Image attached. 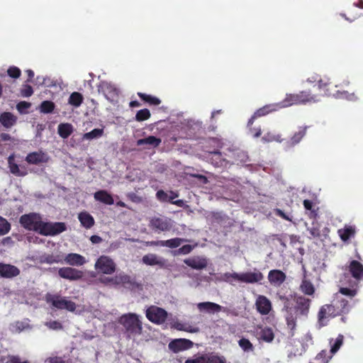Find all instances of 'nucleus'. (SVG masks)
<instances>
[{
	"instance_id": "37",
	"label": "nucleus",
	"mask_w": 363,
	"mask_h": 363,
	"mask_svg": "<svg viewBox=\"0 0 363 363\" xmlns=\"http://www.w3.org/2000/svg\"><path fill=\"white\" fill-rule=\"evenodd\" d=\"M299 289L303 294L307 296H313L315 291L313 284L306 279L302 280Z\"/></svg>"
},
{
	"instance_id": "38",
	"label": "nucleus",
	"mask_w": 363,
	"mask_h": 363,
	"mask_svg": "<svg viewBox=\"0 0 363 363\" xmlns=\"http://www.w3.org/2000/svg\"><path fill=\"white\" fill-rule=\"evenodd\" d=\"M233 163L239 164H245L249 161V157L246 152L243 150L235 151L233 153Z\"/></svg>"
},
{
	"instance_id": "28",
	"label": "nucleus",
	"mask_w": 363,
	"mask_h": 363,
	"mask_svg": "<svg viewBox=\"0 0 363 363\" xmlns=\"http://www.w3.org/2000/svg\"><path fill=\"white\" fill-rule=\"evenodd\" d=\"M184 263L194 269H203L207 266V261L205 258L192 257L186 259Z\"/></svg>"
},
{
	"instance_id": "45",
	"label": "nucleus",
	"mask_w": 363,
	"mask_h": 363,
	"mask_svg": "<svg viewBox=\"0 0 363 363\" xmlns=\"http://www.w3.org/2000/svg\"><path fill=\"white\" fill-rule=\"evenodd\" d=\"M68 102L75 107H79L83 102V96L79 92L74 91L69 96Z\"/></svg>"
},
{
	"instance_id": "36",
	"label": "nucleus",
	"mask_w": 363,
	"mask_h": 363,
	"mask_svg": "<svg viewBox=\"0 0 363 363\" xmlns=\"http://www.w3.org/2000/svg\"><path fill=\"white\" fill-rule=\"evenodd\" d=\"M350 287H340L339 289V292L345 296H347L350 298L354 297L357 294V287L358 284L357 282L351 281L350 283Z\"/></svg>"
},
{
	"instance_id": "47",
	"label": "nucleus",
	"mask_w": 363,
	"mask_h": 363,
	"mask_svg": "<svg viewBox=\"0 0 363 363\" xmlns=\"http://www.w3.org/2000/svg\"><path fill=\"white\" fill-rule=\"evenodd\" d=\"M104 134V129L103 128H94L90 132L86 133L83 135L82 139L83 140H93L95 138H101Z\"/></svg>"
},
{
	"instance_id": "50",
	"label": "nucleus",
	"mask_w": 363,
	"mask_h": 363,
	"mask_svg": "<svg viewBox=\"0 0 363 363\" xmlns=\"http://www.w3.org/2000/svg\"><path fill=\"white\" fill-rule=\"evenodd\" d=\"M211 160L212 164L215 166L219 167L223 165L225 160L223 158L222 153L219 151H214L211 152Z\"/></svg>"
},
{
	"instance_id": "63",
	"label": "nucleus",
	"mask_w": 363,
	"mask_h": 363,
	"mask_svg": "<svg viewBox=\"0 0 363 363\" xmlns=\"http://www.w3.org/2000/svg\"><path fill=\"white\" fill-rule=\"evenodd\" d=\"M193 250V247L190 245H183L182 247H181L179 250H178V253L179 254H182V255H187V254H189Z\"/></svg>"
},
{
	"instance_id": "13",
	"label": "nucleus",
	"mask_w": 363,
	"mask_h": 363,
	"mask_svg": "<svg viewBox=\"0 0 363 363\" xmlns=\"http://www.w3.org/2000/svg\"><path fill=\"white\" fill-rule=\"evenodd\" d=\"M98 89L99 91L103 93L110 101H113L118 96V89L109 82L105 81L100 82Z\"/></svg>"
},
{
	"instance_id": "60",
	"label": "nucleus",
	"mask_w": 363,
	"mask_h": 363,
	"mask_svg": "<svg viewBox=\"0 0 363 363\" xmlns=\"http://www.w3.org/2000/svg\"><path fill=\"white\" fill-rule=\"evenodd\" d=\"M13 327L14 328V331L16 333H21L24 329H26L28 327V325L22 321H16L13 325Z\"/></svg>"
},
{
	"instance_id": "46",
	"label": "nucleus",
	"mask_w": 363,
	"mask_h": 363,
	"mask_svg": "<svg viewBox=\"0 0 363 363\" xmlns=\"http://www.w3.org/2000/svg\"><path fill=\"white\" fill-rule=\"evenodd\" d=\"M262 140L264 143H281L283 139L281 138V135L279 133L268 132L262 138Z\"/></svg>"
},
{
	"instance_id": "57",
	"label": "nucleus",
	"mask_w": 363,
	"mask_h": 363,
	"mask_svg": "<svg viewBox=\"0 0 363 363\" xmlns=\"http://www.w3.org/2000/svg\"><path fill=\"white\" fill-rule=\"evenodd\" d=\"M33 94V88L30 85L25 84L21 90V94L23 97H29Z\"/></svg>"
},
{
	"instance_id": "26",
	"label": "nucleus",
	"mask_w": 363,
	"mask_h": 363,
	"mask_svg": "<svg viewBox=\"0 0 363 363\" xmlns=\"http://www.w3.org/2000/svg\"><path fill=\"white\" fill-rule=\"evenodd\" d=\"M197 308L200 311H206L208 313H219L223 309L219 304L210 301L199 303Z\"/></svg>"
},
{
	"instance_id": "54",
	"label": "nucleus",
	"mask_w": 363,
	"mask_h": 363,
	"mask_svg": "<svg viewBox=\"0 0 363 363\" xmlns=\"http://www.w3.org/2000/svg\"><path fill=\"white\" fill-rule=\"evenodd\" d=\"M11 230V224L8 220L0 216V235L7 234Z\"/></svg>"
},
{
	"instance_id": "61",
	"label": "nucleus",
	"mask_w": 363,
	"mask_h": 363,
	"mask_svg": "<svg viewBox=\"0 0 363 363\" xmlns=\"http://www.w3.org/2000/svg\"><path fill=\"white\" fill-rule=\"evenodd\" d=\"M30 104L29 102H26V101H21L19 102L17 106H16V108H17V110L20 112V113H25L26 111L30 108Z\"/></svg>"
},
{
	"instance_id": "55",
	"label": "nucleus",
	"mask_w": 363,
	"mask_h": 363,
	"mask_svg": "<svg viewBox=\"0 0 363 363\" xmlns=\"http://www.w3.org/2000/svg\"><path fill=\"white\" fill-rule=\"evenodd\" d=\"M5 363H30L28 360L22 361L18 355H8L6 357Z\"/></svg>"
},
{
	"instance_id": "10",
	"label": "nucleus",
	"mask_w": 363,
	"mask_h": 363,
	"mask_svg": "<svg viewBox=\"0 0 363 363\" xmlns=\"http://www.w3.org/2000/svg\"><path fill=\"white\" fill-rule=\"evenodd\" d=\"M185 363H227L223 356H219L213 353H206L195 357L193 359H188Z\"/></svg>"
},
{
	"instance_id": "7",
	"label": "nucleus",
	"mask_w": 363,
	"mask_h": 363,
	"mask_svg": "<svg viewBox=\"0 0 363 363\" xmlns=\"http://www.w3.org/2000/svg\"><path fill=\"white\" fill-rule=\"evenodd\" d=\"M173 220L165 216H154L149 220V228L157 233L168 232L173 228Z\"/></svg>"
},
{
	"instance_id": "17",
	"label": "nucleus",
	"mask_w": 363,
	"mask_h": 363,
	"mask_svg": "<svg viewBox=\"0 0 363 363\" xmlns=\"http://www.w3.org/2000/svg\"><path fill=\"white\" fill-rule=\"evenodd\" d=\"M8 164L10 172L16 177H25L28 174V170L25 166H19L15 162V155H11L8 157Z\"/></svg>"
},
{
	"instance_id": "48",
	"label": "nucleus",
	"mask_w": 363,
	"mask_h": 363,
	"mask_svg": "<svg viewBox=\"0 0 363 363\" xmlns=\"http://www.w3.org/2000/svg\"><path fill=\"white\" fill-rule=\"evenodd\" d=\"M175 328L179 330H183L191 333H198L199 328L195 326H192L187 323H177L175 324Z\"/></svg>"
},
{
	"instance_id": "22",
	"label": "nucleus",
	"mask_w": 363,
	"mask_h": 363,
	"mask_svg": "<svg viewBox=\"0 0 363 363\" xmlns=\"http://www.w3.org/2000/svg\"><path fill=\"white\" fill-rule=\"evenodd\" d=\"M285 273L279 269H272L268 274L269 283L274 286H280L286 280Z\"/></svg>"
},
{
	"instance_id": "58",
	"label": "nucleus",
	"mask_w": 363,
	"mask_h": 363,
	"mask_svg": "<svg viewBox=\"0 0 363 363\" xmlns=\"http://www.w3.org/2000/svg\"><path fill=\"white\" fill-rule=\"evenodd\" d=\"M46 363H67L65 359V357L52 356L45 359Z\"/></svg>"
},
{
	"instance_id": "19",
	"label": "nucleus",
	"mask_w": 363,
	"mask_h": 363,
	"mask_svg": "<svg viewBox=\"0 0 363 363\" xmlns=\"http://www.w3.org/2000/svg\"><path fill=\"white\" fill-rule=\"evenodd\" d=\"M255 306L257 311L262 315H267L272 310V303L265 296L259 295Z\"/></svg>"
},
{
	"instance_id": "16",
	"label": "nucleus",
	"mask_w": 363,
	"mask_h": 363,
	"mask_svg": "<svg viewBox=\"0 0 363 363\" xmlns=\"http://www.w3.org/2000/svg\"><path fill=\"white\" fill-rule=\"evenodd\" d=\"M348 271L357 284L363 279V264L357 260H352L348 266Z\"/></svg>"
},
{
	"instance_id": "32",
	"label": "nucleus",
	"mask_w": 363,
	"mask_h": 363,
	"mask_svg": "<svg viewBox=\"0 0 363 363\" xmlns=\"http://www.w3.org/2000/svg\"><path fill=\"white\" fill-rule=\"evenodd\" d=\"M161 142L162 140L160 138L154 135H150L147 138L138 140L136 144L138 146L145 145L152 147H157L160 145Z\"/></svg>"
},
{
	"instance_id": "56",
	"label": "nucleus",
	"mask_w": 363,
	"mask_h": 363,
	"mask_svg": "<svg viewBox=\"0 0 363 363\" xmlns=\"http://www.w3.org/2000/svg\"><path fill=\"white\" fill-rule=\"evenodd\" d=\"M8 75L13 79H17L21 76V69L15 66L10 67L7 70Z\"/></svg>"
},
{
	"instance_id": "59",
	"label": "nucleus",
	"mask_w": 363,
	"mask_h": 363,
	"mask_svg": "<svg viewBox=\"0 0 363 363\" xmlns=\"http://www.w3.org/2000/svg\"><path fill=\"white\" fill-rule=\"evenodd\" d=\"M156 197L161 202H169V194L162 189L157 191Z\"/></svg>"
},
{
	"instance_id": "8",
	"label": "nucleus",
	"mask_w": 363,
	"mask_h": 363,
	"mask_svg": "<svg viewBox=\"0 0 363 363\" xmlns=\"http://www.w3.org/2000/svg\"><path fill=\"white\" fill-rule=\"evenodd\" d=\"M42 218L40 214L36 213H30L22 215L20 217L19 223L22 227L28 230H34L37 232Z\"/></svg>"
},
{
	"instance_id": "51",
	"label": "nucleus",
	"mask_w": 363,
	"mask_h": 363,
	"mask_svg": "<svg viewBox=\"0 0 363 363\" xmlns=\"http://www.w3.org/2000/svg\"><path fill=\"white\" fill-rule=\"evenodd\" d=\"M238 345L244 352H252L254 346L252 342L247 338L242 337L238 340Z\"/></svg>"
},
{
	"instance_id": "34",
	"label": "nucleus",
	"mask_w": 363,
	"mask_h": 363,
	"mask_svg": "<svg viewBox=\"0 0 363 363\" xmlns=\"http://www.w3.org/2000/svg\"><path fill=\"white\" fill-rule=\"evenodd\" d=\"M142 261L144 264L150 266L160 265L162 266L164 262L162 259L155 254H147L143 257Z\"/></svg>"
},
{
	"instance_id": "52",
	"label": "nucleus",
	"mask_w": 363,
	"mask_h": 363,
	"mask_svg": "<svg viewBox=\"0 0 363 363\" xmlns=\"http://www.w3.org/2000/svg\"><path fill=\"white\" fill-rule=\"evenodd\" d=\"M151 116L150 111L147 108L139 110L135 114V120L138 122L149 119Z\"/></svg>"
},
{
	"instance_id": "2",
	"label": "nucleus",
	"mask_w": 363,
	"mask_h": 363,
	"mask_svg": "<svg viewBox=\"0 0 363 363\" xmlns=\"http://www.w3.org/2000/svg\"><path fill=\"white\" fill-rule=\"evenodd\" d=\"M293 296L295 306H291L292 311L291 312L294 319V326L293 328L287 327L290 330V333L291 336L294 335V330L296 327V320L298 317H307L309 313V310L311 304V299L306 298L302 295H298L296 294H294Z\"/></svg>"
},
{
	"instance_id": "41",
	"label": "nucleus",
	"mask_w": 363,
	"mask_h": 363,
	"mask_svg": "<svg viewBox=\"0 0 363 363\" xmlns=\"http://www.w3.org/2000/svg\"><path fill=\"white\" fill-rule=\"evenodd\" d=\"M185 242H186V240L184 238H174L167 240H162V247L176 248Z\"/></svg>"
},
{
	"instance_id": "23",
	"label": "nucleus",
	"mask_w": 363,
	"mask_h": 363,
	"mask_svg": "<svg viewBox=\"0 0 363 363\" xmlns=\"http://www.w3.org/2000/svg\"><path fill=\"white\" fill-rule=\"evenodd\" d=\"M20 274V269L14 265L0 263V277L11 279Z\"/></svg>"
},
{
	"instance_id": "42",
	"label": "nucleus",
	"mask_w": 363,
	"mask_h": 363,
	"mask_svg": "<svg viewBox=\"0 0 363 363\" xmlns=\"http://www.w3.org/2000/svg\"><path fill=\"white\" fill-rule=\"evenodd\" d=\"M343 340H344V336L341 334L338 335V336L337 337L336 339L330 340V352L331 354H333L339 350V349L343 344Z\"/></svg>"
},
{
	"instance_id": "11",
	"label": "nucleus",
	"mask_w": 363,
	"mask_h": 363,
	"mask_svg": "<svg viewBox=\"0 0 363 363\" xmlns=\"http://www.w3.org/2000/svg\"><path fill=\"white\" fill-rule=\"evenodd\" d=\"M97 270L106 274H111L116 271V264L106 256H101L95 264Z\"/></svg>"
},
{
	"instance_id": "18",
	"label": "nucleus",
	"mask_w": 363,
	"mask_h": 363,
	"mask_svg": "<svg viewBox=\"0 0 363 363\" xmlns=\"http://www.w3.org/2000/svg\"><path fill=\"white\" fill-rule=\"evenodd\" d=\"M25 160L30 164H39L41 163H47L49 157L43 151L32 152L27 155Z\"/></svg>"
},
{
	"instance_id": "64",
	"label": "nucleus",
	"mask_w": 363,
	"mask_h": 363,
	"mask_svg": "<svg viewBox=\"0 0 363 363\" xmlns=\"http://www.w3.org/2000/svg\"><path fill=\"white\" fill-rule=\"evenodd\" d=\"M308 231L309 232L311 237L313 238H317L320 236V231L317 227H311L308 228Z\"/></svg>"
},
{
	"instance_id": "44",
	"label": "nucleus",
	"mask_w": 363,
	"mask_h": 363,
	"mask_svg": "<svg viewBox=\"0 0 363 363\" xmlns=\"http://www.w3.org/2000/svg\"><path fill=\"white\" fill-rule=\"evenodd\" d=\"M307 127H301L298 132L295 133L294 135L291 138L289 143L290 145H296L298 144L301 139L305 136L306 133Z\"/></svg>"
},
{
	"instance_id": "4",
	"label": "nucleus",
	"mask_w": 363,
	"mask_h": 363,
	"mask_svg": "<svg viewBox=\"0 0 363 363\" xmlns=\"http://www.w3.org/2000/svg\"><path fill=\"white\" fill-rule=\"evenodd\" d=\"M118 323L122 325L130 335H140L143 330L142 322L135 313H126L121 315Z\"/></svg>"
},
{
	"instance_id": "39",
	"label": "nucleus",
	"mask_w": 363,
	"mask_h": 363,
	"mask_svg": "<svg viewBox=\"0 0 363 363\" xmlns=\"http://www.w3.org/2000/svg\"><path fill=\"white\" fill-rule=\"evenodd\" d=\"M137 94L141 100L148 104L149 105L158 106L161 104V100L156 96L142 92H138Z\"/></svg>"
},
{
	"instance_id": "6",
	"label": "nucleus",
	"mask_w": 363,
	"mask_h": 363,
	"mask_svg": "<svg viewBox=\"0 0 363 363\" xmlns=\"http://www.w3.org/2000/svg\"><path fill=\"white\" fill-rule=\"evenodd\" d=\"M67 230V225L62 222H44L41 220L37 232L45 236H55Z\"/></svg>"
},
{
	"instance_id": "62",
	"label": "nucleus",
	"mask_w": 363,
	"mask_h": 363,
	"mask_svg": "<svg viewBox=\"0 0 363 363\" xmlns=\"http://www.w3.org/2000/svg\"><path fill=\"white\" fill-rule=\"evenodd\" d=\"M49 328L52 330H61L62 329V325L61 323L57 320H52L46 323L45 324Z\"/></svg>"
},
{
	"instance_id": "33",
	"label": "nucleus",
	"mask_w": 363,
	"mask_h": 363,
	"mask_svg": "<svg viewBox=\"0 0 363 363\" xmlns=\"http://www.w3.org/2000/svg\"><path fill=\"white\" fill-rule=\"evenodd\" d=\"M258 336V338L264 342H272L274 338V333L272 328L264 327L260 328Z\"/></svg>"
},
{
	"instance_id": "12",
	"label": "nucleus",
	"mask_w": 363,
	"mask_h": 363,
	"mask_svg": "<svg viewBox=\"0 0 363 363\" xmlns=\"http://www.w3.org/2000/svg\"><path fill=\"white\" fill-rule=\"evenodd\" d=\"M294 295H290L289 296L285 295H279V298L283 303V311L286 312L285 319L286 322L287 327H294V321L293 315H291V306L293 305L291 300L294 301Z\"/></svg>"
},
{
	"instance_id": "14",
	"label": "nucleus",
	"mask_w": 363,
	"mask_h": 363,
	"mask_svg": "<svg viewBox=\"0 0 363 363\" xmlns=\"http://www.w3.org/2000/svg\"><path fill=\"white\" fill-rule=\"evenodd\" d=\"M278 105L276 104H271L264 106L262 108H259L257 109L253 115L251 116V118L248 120L247 125L251 126L255 120L257 118L265 116L271 113L279 111Z\"/></svg>"
},
{
	"instance_id": "20",
	"label": "nucleus",
	"mask_w": 363,
	"mask_h": 363,
	"mask_svg": "<svg viewBox=\"0 0 363 363\" xmlns=\"http://www.w3.org/2000/svg\"><path fill=\"white\" fill-rule=\"evenodd\" d=\"M357 233V228L354 225H345L342 228L337 230V234L341 240L345 243H348V241L354 238Z\"/></svg>"
},
{
	"instance_id": "35",
	"label": "nucleus",
	"mask_w": 363,
	"mask_h": 363,
	"mask_svg": "<svg viewBox=\"0 0 363 363\" xmlns=\"http://www.w3.org/2000/svg\"><path fill=\"white\" fill-rule=\"evenodd\" d=\"M73 132V126L71 123H64L59 124L57 127V133L59 135L63 138H67Z\"/></svg>"
},
{
	"instance_id": "53",
	"label": "nucleus",
	"mask_w": 363,
	"mask_h": 363,
	"mask_svg": "<svg viewBox=\"0 0 363 363\" xmlns=\"http://www.w3.org/2000/svg\"><path fill=\"white\" fill-rule=\"evenodd\" d=\"M116 281L119 284H128L130 286H134L135 281H133L130 277L127 274H118L116 276Z\"/></svg>"
},
{
	"instance_id": "27",
	"label": "nucleus",
	"mask_w": 363,
	"mask_h": 363,
	"mask_svg": "<svg viewBox=\"0 0 363 363\" xmlns=\"http://www.w3.org/2000/svg\"><path fill=\"white\" fill-rule=\"evenodd\" d=\"M298 104H300L298 94H287L284 100L277 103L279 109Z\"/></svg>"
},
{
	"instance_id": "29",
	"label": "nucleus",
	"mask_w": 363,
	"mask_h": 363,
	"mask_svg": "<svg viewBox=\"0 0 363 363\" xmlns=\"http://www.w3.org/2000/svg\"><path fill=\"white\" fill-rule=\"evenodd\" d=\"M65 262L72 266H82L85 264V258L77 253H69L65 257Z\"/></svg>"
},
{
	"instance_id": "3",
	"label": "nucleus",
	"mask_w": 363,
	"mask_h": 363,
	"mask_svg": "<svg viewBox=\"0 0 363 363\" xmlns=\"http://www.w3.org/2000/svg\"><path fill=\"white\" fill-rule=\"evenodd\" d=\"M263 279L262 273L257 270L242 274L226 272L222 276V280L230 284H233V281L254 284L260 282Z\"/></svg>"
},
{
	"instance_id": "25",
	"label": "nucleus",
	"mask_w": 363,
	"mask_h": 363,
	"mask_svg": "<svg viewBox=\"0 0 363 363\" xmlns=\"http://www.w3.org/2000/svg\"><path fill=\"white\" fill-rule=\"evenodd\" d=\"M18 118L11 112H3L0 115V123L5 128H11L17 123Z\"/></svg>"
},
{
	"instance_id": "21",
	"label": "nucleus",
	"mask_w": 363,
	"mask_h": 363,
	"mask_svg": "<svg viewBox=\"0 0 363 363\" xmlns=\"http://www.w3.org/2000/svg\"><path fill=\"white\" fill-rule=\"evenodd\" d=\"M193 346V342L186 339H177L171 341L169 344V348L174 352L190 349Z\"/></svg>"
},
{
	"instance_id": "1",
	"label": "nucleus",
	"mask_w": 363,
	"mask_h": 363,
	"mask_svg": "<svg viewBox=\"0 0 363 363\" xmlns=\"http://www.w3.org/2000/svg\"><path fill=\"white\" fill-rule=\"evenodd\" d=\"M351 306L345 298L336 294L330 304L322 306L318 313V322L320 327L327 325L328 319L347 314L350 312Z\"/></svg>"
},
{
	"instance_id": "49",
	"label": "nucleus",
	"mask_w": 363,
	"mask_h": 363,
	"mask_svg": "<svg viewBox=\"0 0 363 363\" xmlns=\"http://www.w3.org/2000/svg\"><path fill=\"white\" fill-rule=\"evenodd\" d=\"M55 108V104L51 101H43L40 106V111L43 113H50Z\"/></svg>"
},
{
	"instance_id": "15",
	"label": "nucleus",
	"mask_w": 363,
	"mask_h": 363,
	"mask_svg": "<svg viewBox=\"0 0 363 363\" xmlns=\"http://www.w3.org/2000/svg\"><path fill=\"white\" fill-rule=\"evenodd\" d=\"M58 274L61 278L70 281H77L83 277V272L72 267H62L58 270Z\"/></svg>"
},
{
	"instance_id": "43",
	"label": "nucleus",
	"mask_w": 363,
	"mask_h": 363,
	"mask_svg": "<svg viewBox=\"0 0 363 363\" xmlns=\"http://www.w3.org/2000/svg\"><path fill=\"white\" fill-rule=\"evenodd\" d=\"M356 8L363 9V0H359L357 3H354L351 7L348 8V13L352 14V18L350 19V21H352L362 16V13L356 11ZM345 18L349 20L348 18L345 17Z\"/></svg>"
},
{
	"instance_id": "5",
	"label": "nucleus",
	"mask_w": 363,
	"mask_h": 363,
	"mask_svg": "<svg viewBox=\"0 0 363 363\" xmlns=\"http://www.w3.org/2000/svg\"><path fill=\"white\" fill-rule=\"evenodd\" d=\"M45 301L50 304L53 308L59 310L65 309L70 312L76 310V303L72 301L67 300L66 297H62L59 294H52L48 293L45 297Z\"/></svg>"
},
{
	"instance_id": "30",
	"label": "nucleus",
	"mask_w": 363,
	"mask_h": 363,
	"mask_svg": "<svg viewBox=\"0 0 363 363\" xmlns=\"http://www.w3.org/2000/svg\"><path fill=\"white\" fill-rule=\"evenodd\" d=\"M94 199L106 205H112L114 200L111 194L105 190H99L94 193Z\"/></svg>"
},
{
	"instance_id": "9",
	"label": "nucleus",
	"mask_w": 363,
	"mask_h": 363,
	"mask_svg": "<svg viewBox=\"0 0 363 363\" xmlns=\"http://www.w3.org/2000/svg\"><path fill=\"white\" fill-rule=\"evenodd\" d=\"M146 317L152 323L162 324L167 318V312L160 307L152 306L146 311Z\"/></svg>"
},
{
	"instance_id": "31",
	"label": "nucleus",
	"mask_w": 363,
	"mask_h": 363,
	"mask_svg": "<svg viewBox=\"0 0 363 363\" xmlns=\"http://www.w3.org/2000/svg\"><path fill=\"white\" fill-rule=\"evenodd\" d=\"M78 219L81 225L86 229H90L95 223L93 216L86 211L79 213L78 215Z\"/></svg>"
},
{
	"instance_id": "24",
	"label": "nucleus",
	"mask_w": 363,
	"mask_h": 363,
	"mask_svg": "<svg viewBox=\"0 0 363 363\" xmlns=\"http://www.w3.org/2000/svg\"><path fill=\"white\" fill-rule=\"evenodd\" d=\"M320 94H313L311 90L301 91L299 93H298L300 104L318 102L320 101Z\"/></svg>"
},
{
	"instance_id": "40",
	"label": "nucleus",
	"mask_w": 363,
	"mask_h": 363,
	"mask_svg": "<svg viewBox=\"0 0 363 363\" xmlns=\"http://www.w3.org/2000/svg\"><path fill=\"white\" fill-rule=\"evenodd\" d=\"M303 205L306 210L310 211L308 213L309 218L316 219L318 217V208H315L313 202L311 200L305 199L303 202Z\"/></svg>"
}]
</instances>
